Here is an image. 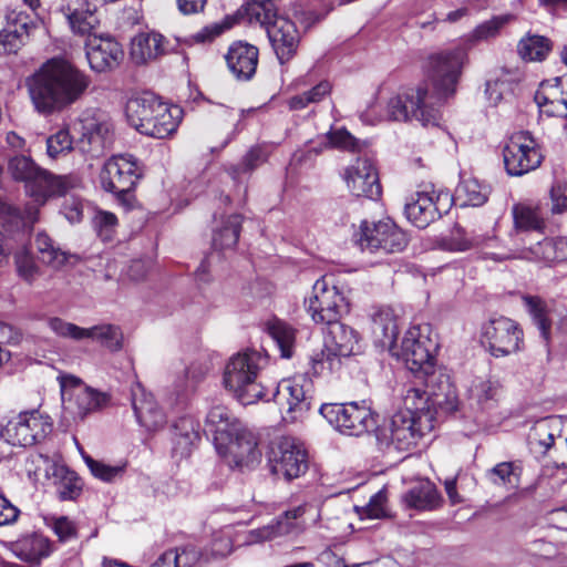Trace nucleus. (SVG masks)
Masks as SVG:
<instances>
[{
    "label": "nucleus",
    "mask_w": 567,
    "mask_h": 567,
    "mask_svg": "<svg viewBox=\"0 0 567 567\" xmlns=\"http://www.w3.org/2000/svg\"><path fill=\"white\" fill-rule=\"evenodd\" d=\"M4 27L10 30H17V32L29 38L30 31L35 27V23L25 12L10 10L6 14Z\"/></svg>",
    "instance_id": "56"
},
{
    "label": "nucleus",
    "mask_w": 567,
    "mask_h": 567,
    "mask_svg": "<svg viewBox=\"0 0 567 567\" xmlns=\"http://www.w3.org/2000/svg\"><path fill=\"white\" fill-rule=\"evenodd\" d=\"M403 409L399 413H409L417 420L431 416V423L435 422V408L442 406L444 401L436 393L429 394L421 388L411 386L403 394Z\"/></svg>",
    "instance_id": "30"
},
{
    "label": "nucleus",
    "mask_w": 567,
    "mask_h": 567,
    "mask_svg": "<svg viewBox=\"0 0 567 567\" xmlns=\"http://www.w3.org/2000/svg\"><path fill=\"white\" fill-rule=\"evenodd\" d=\"M348 189L357 197L378 199L381 185L374 164L367 157H358L349 165L343 175Z\"/></svg>",
    "instance_id": "20"
},
{
    "label": "nucleus",
    "mask_w": 567,
    "mask_h": 567,
    "mask_svg": "<svg viewBox=\"0 0 567 567\" xmlns=\"http://www.w3.org/2000/svg\"><path fill=\"white\" fill-rule=\"evenodd\" d=\"M16 265L19 276L23 280H34L39 271V267L34 262L33 257L27 249L16 254Z\"/></svg>",
    "instance_id": "60"
},
{
    "label": "nucleus",
    "mask_w": 567,
    "mask_h": 567,
    "mask_svg": "<svg viewBox=\"0 0 567 567\" xmlns=\"http://www.w3.org/2000/svg\"><path fill=\"white\" fill-rule=\"evenodd\" d=\"M286 422L303 420L312 406L313 384L305 375L280 381L271 391Z\"/></svg>",
    "instance_id": "10"
},
{
    "label": "nucleus",
    "mask_w": 567,
    "mask_h": 567,
    "mask_svg": "<svg viewBox=\"0 0 567 567\" xmlns=\"http://www.w3.org/2000/svg\"><path fill=\"white\" fill-rule=\"evenodd\" d=\"M85 48L91 69L99 73L116 69L124 58L122 45L111 35H89Z\"/></svg>",
    "instance_id": "22"
},
{
    "label": "nucleus",
    "mask_w": 567,
    "mask_h": 567,
    "mask_svg": "<svg viewBox=\"0 0 567 567\" xmlns=\"http://www.w3.org/2000/svg\"><path fill=\"white\" fill-rule=\"evenodd\" d=\"M60 385L65 409L74 419L84 420L89 414L102 410L110 402L109 393L86 386L73 375L60 377Z\"/></svg>",
    "instance_id": "14"
},
{
    "label": "nucleus",
    "mask_w": 567,
    "mask_h": 567,
    "mask_svg": "<svg viewBox=\"0 0 567 567\" xmlns=\"http://www.w3.org/2000/svg\"><path fill=\"white\" fill-rule=\"evenodd\" d=\"M550 196V213L564 214L567 212V181L556 182L549 192Z\"/></svg>",
    "instance_id": "62"
},
{
    "label": "nucleus",
    "mask_w": 567,
    "mask_h": 567,
    "mask_svg": "<svg viewBox=\"0 0 567 567\" xmlns=\"http://www.w3.org/2000/svg\"><path fill=\"white\" fill-rule=\"evenodd\" d=\"M550 49V41L536 34H527L517 45L518 54L526 61H543Z\"/></svg>",
    "instance_id": "46"
},
{
    "label": "nucleus",
    "mask_w": 567,
    "mask_h": 567,
    "mask_svg": "<svg viewBox=\"0 0 567 567\" xmlns=\"http://www.w3.org/2000/svg\"><path fill=\"white\" fill-rule=\"evenodd\" d=\"M183 111L177 105H169L161 101L152 117L151 128L146 135L155 138H165L176 132L182 120Z\"/></svg>",
    "instance_id": "34"
},
{
    "label": "nucleus",
    "mask_w": 567,
    "mask_h": 567,
    "mask_svg": "<svg viewBox=\"0 0 567 567\" xmlns=\"http://www.w3.org/2000/svg\"><path fill=\"white\" fill-rule=\"evenodd\" d=\"M408 243L406 234L390 219L378 223L364 220L360 226L359 244L363 250L385 254L401 252Z\"/></svg>",
    "instance_id": "17"
},
{
    "label": "nucleus",
    "mask_w": 567,
    "mask_h": 567,
    "mask_svg": "<svg viewBox=\"0 0 567 567\" xmlns=\"http://www.w3.org/2000/svg\"><path fill=\"white\" fill-rule=\"evenodd\" d=\"M73 138L68 128H61L47 138V153L51 158L65 155L73 150Z\"/></svg>",
    "instance_id": "52"
},
{
    "label": "nucleus",
    "mask_w": 567,
    "mask_h": 567,
    "mask_svg": "<svg viewBox=\"0 0 567 567\" xmlns=\"http://www.w3.org/2000/svg\"><path fill=\"white\" fill-rule=\"evenodd\" d=\"M505 169L522 176L538 168L544 159L539 144L528 132L514 133L503 148Z\"/></svg>",
    "instance_id": "13"
},
{
    "label": "nucleus",
    "mask_w": 567,
    "mask_h": 567,
    "mask_svg": "<svg viewBox=\"0 0 567 567\" xmlns=\"http://www.w3.org/2000/svg\"><path fill=\"white\" fill-rule=\"evenodd\" d=\"M555 82L556 85L543 83L535 94V102L548 116L567 117V90L559 87L563 85L560 79L556 78Z\"/></svg>",
    "instance_id": "32"
},
{
    "label": "nucleus",
    "mask_w": 567,
    "mask_h": 567,
    "mask_svg": "<svg viewBox=\"0 0 567 567\" xmlns=\"http://www.w3.org/2000/svg\"><path fill=\"white\" fill-rule=\"evenodd\" d=\"M372 331L382 346L393 348L399 330L392 308L381 307L372 313Z\"/></svg>",
    "instance_id": "38"
},
{
    "label": "nucleus",
    "mask_w": 567,
    "mask_h": 567,
    "mask_svg": "<svg viewBox=\"0 0 567 567\" xmlns=\"http://www.w3.org/2000/svg\"><path fill=\"white\" fill-rule=\"evenodd\" d=\"M240 228L241 216L237 214L229 216L223 227L214 233V249L220 251L233 249L237 245Z\"/></svg>",
    "instance_id": "45"
},
{
    "label": "nucleus",
    "mask_w": 567,
    "mask_h": 567,
    "mask_svg": "<svg viewBox=\"0 0 567 567\" xmlns=\"http://www.w3.org/2000/svg\"><path fill=\"white\" fill-rule=\"evenodd\" d=\"M86 339L100 341L111 351H118L123 346V334L120 327L114 324H99L86 329Z\"/></svg>",
    "instance_id": "48"
},
{
    "label": "nucleus",
    "mask_w": 567,
    "mask_h": 567,
    "mask_svg": "<svg viewBox=\"0 0 567 567\" xmlns=\"http://www.w3.org/2000/svg\"><path fill=\"white\" fill-rule=\"evenodd\" d=\"M307 511V505H300L292 509L285 512L275 523H271L262 528L251 532V536L256 540H271L278 536H282L292 532L296 527L295 520L301 517Z\"/></svg>",
    "instance_id": "37"
},
{
    "label": "nucleus",
    "mask_w": 567,
    "mask_h": 567,
    "mask_svg": "<svg viewBox=\"0 0 567 567\" xmlns=\"http://www.w3.org/2000/svg\"><path fill=\"white\" fill-rule=\"evenodd\" d=\"M48 324L50 329L61 338L80 341L86 339L87 336V328H81L74 323L66 322L61 318H50Z\"/></svg>",
    "instance_id": "53"
},
{
    "label": "nucleus",
    "mask_w": 567,
    "mask_h": 567,
    "mask_svg": "<svg viewBox=\"0 0 567 567\" xmlns=\"http://www.w3.org/2000/svg\"><path fill=\"white\" fill-rule=\"evenodd\" d=\"M246 11L250 22H258L266 29L279 63L290 61L300 43V33L296 24L288 18L278 16L276 9L267 3L248 4Z\"/></svg>",
    "instance_id": "6"
},
{
    "label": "nucleus",
    "mask_w": 567,
    "mask_h": 567,
    "mask_svg": "<svg viewBox=\"0 0 567 567\" xmlns=\"http://www.w3.org/2000/svg\"><path fill=\"white\" fill-rule=\"evenodd\" d=\"M159 103L161 100L150 92L132 96L125 106V114L131 126L146 135L147 130L151 128L150 121L152 122V117L155 116V110Z\"/></svg>",
    "instance_id": "29"
},
{
    "label": "nucleus",
    "mask_w": 567,
    "mask_h": 567,
    "mask_svg": "<svg viewBox=\"0 0 567 567\" xmlns=\"http://www.w3.org/2000/svg\"><path fill=\"white\" fill-rule=\"evenodd\" d=\"M90 83V78L70 62L51 59L28 80V89L34 109L51 115L79 101Z\"/></svg>",
    "instance_id": "1"
},
{
    "label": "nucleus",
    "mask_w": 567,
    "mask_h": 567,
    "mask_svg": "<svg viewBox=\"0 0 567 567\" xmlns=\"http://www.w3.org/2000/svg\"><path fill=\"white\" fill-rule=\"evenodd\" d=\"M12 551L21 560L39 563L52 551V544L43 535L32 534L24 536L12 545Z\"/></svg>",
    "instance_id": "36"
},
{
    "label": "nucleus",
    "mask_w": 567,
    "mask_h": 567,
    "mask_svg": "<svg viewBox=\"0 0 567 567\" xmlns=\"http://www.w3.org/2000/svg\"><path fill=\"white\" fill-rule=\"evenodd\" d=\"M328 330L324 337V349L310 359L313 374L333 372L341 365V358L361 352L359 333L338 319L326 322Z\"/></svg>",
    "instance_id": "7"
},
{
    "label": "nucleus",
    "mask_w": 567,
    "mask_h": 567,
    "mask_svg": "<svg viewBox=\"0 0 567 567\" xmlns=\"http://www.w3.org/2000/svg\"><path fill=\"white\" fill-rule=\"evenodd\" d=\"M433 429L431 416L417 420L412 414L396 412L389 424L381 429L378 439L382 444L393 446L398 451H409Z\"/></svg>",
    "instance_id": "11"
},
{
    "label": "nucleus",
    "mask_w": 567,
    "mask_h": 567,
    "mask_svg": "<svg viewBox=\"0 0 567 567\" xmlns=\"http://www.w3.org/2000/svg\"><path fill=\"white\" fill-rule=\"evenodd\" d=\"M84 461L90 468L92 475L104 482H112L117 476L121 475L123 468L120 466H111L104 464L100 461L94 460L93 457L85 455Z\"/></svg>",
    "instance_id": "57"
},
{
    "label": "nucleus",
    "mask_w": 567,
    "mask_h": 567,
    "mask_svg": "<svg viewBox=\"0 0 567 567\" xmlns=\"http://www.w3.org/2000/svg\"><path fill=\"white\" fill-rule=\"evenodd\" d=\"M233 550L230 529H223L214 534L210 544V555L214 558L226 557Z\"/></svg>",
    "instance_id": "59"
},
{
    "label": "nucleus",
    "mask_w": 567,
    "mask_h": 567,
    "mask_svg": "<svg viewBox=\"0 0 567 567\" xmlns=\"http://www.w3.org/2000/svg\"><path fill=\"white\" fill-rule=\"evenodd\" d=\"M548 212L547 204L542 202L527 200L514 204L512 207L514 227L517 231L543 233Z\"/></svg>",
    "instance_id": "28"
},
{
    "label": "nucleus",
    "mask_w": 567,
    "mask_h": 567,
    "mask_svg": "<svg viewBox=\"0 0 567 567\" xmlns=\"http://www.w3.org/2000/svg\"><path fill=\"white\" fill-rule=\"evenodd\" d=\"M563 432V419L549 416L535 422L528 434V443L532 449L546 453L554 446L556 435Z\"/></svg>",
    "instance_id": "33"
},
{
    "label": "nucleus",
    "mask_w": 567,
    "mask_h": 567,
    "mask_svg": "<svg viewBox=\"0 0 567 567\" xmlns=\"http://www.w3.org/2000/svg\"><path fill=\"white\" fill-rule=\"evenodd\" d=\"M200 559V554L195 547L169 549L167 560L175 563L176 567H194Z\"/></svg>",
    "instance_id": "58"
},
{
    "label": "nucleus",
    "mask_w": 567,
    "mask_h": 567,
    "mask_svg": "<svg viewBox=\"0 0 567 567\" xmlns=\"http://www.w3.org/2000/svg\"><path fill=\"white\" fill-rule=\"evenodd\" d=\"M406 368L420 378L432 377L435 370V343L430 338L429 324H412L404 333L399 348H390Z\"/></svg>",
    "instance_id": "8"
},
{
    "label": "nucleus",
    "mask_w": 567,
    "mask_h": 567,
    "mask_svg": "<svg viewBox=\"0 0 567 567\" xmlns=\"http://www.w3.org/2000/svg\"><path fill=\"white\" fill-rule=\"evenodd\" d=\"M131 400L134 414L141 426L147 431H156L164 426L166 423L165 414L157 406L153 395L146 392L140 382L132 385Z\"/></svg>",
    "instance_id": "26"
},
{
    "label": "nucleus",
    "mask_w": 567,
    "mask_h": 567,
    "mask_svg": "<svg viewBox=\"0 0 567 567\" xmlns=\"http://www.w3.org/2000/svg\"><path fill=\"white\" fill-rule=\"evenodd\" d=\"M258 58V48L243 41L233 43L225 55L230 73L238 81L252 79L257 70Z\"/></svg>",
    "instance_id": "27"
},
{
    "label": "nucleus",
    "mask_w": 567,
    "mask_h": 567,
    "mask_svg": "<svg viewBox=\"0 0 567 567\" xmlns=\"http://www.w3.org/2000/svg\"><path fill=\"white\" fill-rule=\"evenodd\" d=\"M80 136L75 148L92 157L102 155L113 142L111 122L101 114L85 113L80 118Z\"/></svg>",
    "instance_id": "19"
},
{
    "label": "nucleus",
    "mask_w": 567,
    "mask_h": 567,
    "mask_svg": "<svg viewBox=\"0 0 567 567\" xmlns=\"http://www.w3.org/2000/svg\"><path fill=\"white\" fill-rule=\"evenodd\" d=\"M403 502L409 508L432 511L440 506L441 496L433 484L424 482L409 489L403 495Z\"/></svg>",
    "instance_id": "39"
},
{
    "label": "nucleus",
    "mask_w": 567,
    "mask_h": 567,
    "mask_svg": "<svg viewBox=\"0 0 567 567\" xmlns=\"http://www.w3.org/2000/svg\"><path fill=\"white\" fill-rule=\"evenodd\" d=\"M488 187L481 184L476 178H464L455 189L454 200L461 207H478L488 198Z\"/></svg>",
    "instance_id": "40"
},
{
    "label": "nucleus",
    "mask_w": 567,
    "mask_h": 567,
    "mask_svg": "<svg viewBox=\"0 0 567 567\" xmlns=\"http://www.w3.org/2000/svg\"><path fill=\"white\" fill-rule=\"evenodd\" d=\"M451 199L447 194L433 196L429 193L416 192L405 202L404 214L406 218L417 228H425L447 212Z\"/></svg>",
    "instance_id": "21"
},
{
    "label": "nucleus",
    "mask_w": 567,
    "mask_h": 567,
    "mask_svg": "<svg viewBox=\"0 0 567 567\" xmlns=\"http://www.w3.org/2000/svg\"><path fill=\"white\" fill-rule=\"evenodd\" d=\"M268 463L271 473L286 481L298 478L308 470L306 450L295 439L288 436L271 442Z\"/></svg>",
    "instance_id": "16"
},
{
    "label": "nucleus",
    "mask_w": 567,
    "mask_h": 567,
    "mask_svg": "<svg viewBox=\"0 0 567 567\" xmlns=\"http://www.w3.org/2000/svg\"><path fill=\"white\" fill-rule=\"evenodd\" d=\"M346 309V297L338 286H313V295L309 299V311L315 322H331Z\"/></svg>",
    "instance_id": "23"
},
{
    "label": "nucleus",
    "mask_w": 567,
    "mask_h": 567,
    "mask_svg": "<svg viewBox=\"0 0 567 567\" xmlns=\"http://www.w3.org/2000/svg\"><path fill=\"white\" fill-rule=\"evenodd\" d=\"M386 494L384 491H380L374 494L369 503L359 513L361 517L368 518H382L386 516Z\"/></svg>",
    "instance_id": "61"
},
{
    "label": "nucleus",
    "mask_w": 567,
    "mask_h": 567,
    "mask_svg": "<svg viewBox=\"0 0 567 567\" xmlns=\"http://www.w3.org/2000/svg\"><path fill=\"white\" fill-rule=\"evenodd\" d=\"M166 53V41L159 33H140L132 39L130 54L136 64H145Z\"/></svg>",
    "instance_id": "31"
},
{
    "label": "nucleus",
    "mask_w": 567,
    "mask_h": 567,
    "mask_svg": "<svg viewBox=\"0 0 567 567\" xmlns=\"http://www.w3.org/2000/svg\"><path fill=\"white\" fill-rule=\"evenodd\" d=\"M217 453L229 466L238 468L254 467L261 458L256 436L248 429L237 432L225 449H218Z\"/></svg>",
    "instance_id": "24"
},
{
    "label": "nucleus",
    "mask_w": 567,
    "mask_h": 567,
    "mask_svg": "<svg viewBox=\"0 0 567 567\" xmlns=\"http://www.w3.org/2000/svg\"><path fill=\"white\" fill-rule=\"evenodd\" d=\"M426 76H429L427 73ZM427 80L433 86L434 92L432 94L429 92L427 84L409 89L388 101L384 114L378 111L379 105L372 104L360 113V120L369 125H375L383 120L399 122L415 120L423 126L436 125L440 114L439 110L434 107V102H439L451 94H440L430 78Z\"/></svg>",
    "instance_id": "3"
},
{
    "label": "nucleus",
    "mask_w": 567,
    "mask_h": 567,
    "mask_svg": "<svg viewBox=\"0 0 567 567\" xmlns=\"http://www.w3.org/2000/svg\"><path fill=\"white\" fill-rule=\"evenodd\" d=\"M522 301L532 317L534 324L538 328L542 338L546 343L550 340L551 320L549 308L545 300L538 296L524 295Z\"/></svg>",
    "instance_id": "42"
},
{
    "label": "nucleus",
    "mask_w": 567,
    "mask_h": 567,
    "mask_svg": "<svg viewBox=\"0 0 567 567\" xmlns=\"http://www.w3.org/2000/svg\"><path fill=\"white\" fill-rule=\"evenodd\" d=\"M486 240H492V238L483 236L468 237L462 229H457L445 243V247L452 251H465L483 245Z\"/></svg>",
    "instance_id": "54"
},
{
    "label": "nucleus",
    "mask_w": 567,
    "mask_h": 567,
    "mask_svg": "<svg viewBox=\"0 0 567 567\" xmlns=\"http://www.w3.org/2000/svg\"><path fill=\"white\" fill-rule=\"evenodd\" d=\"M53 475L59 478L58 494L63 501L75 499L82 491L81 478L64 465L56 466Z\"/></svg>",
    "instance_id": "47"
},
{
    "label": "nucleus",
    "mask_w": 567,
    "mask_h": 567,
    "mask_svg": "<svg viewBox=\"0 0 567 567\" xmlns=\"http://www.w3.org/2000/svg\"><path fill=\"white\" fill-rule=\"evenodd\" d=\"M205 430L213 435V442L216 451L225 449L226 443L237 435V432H244L247 427L235 414L224 405L213 406L205 420Z\"/></svg>",
    "instance_id": "25"
},
{
    "label": "nucleus",
    "mask_w": 567,
    "mask_h": 567,
    "mask_svg": "<svg viewBox=\"0 0 567 567\" xmlns=\"http://www.w3.org/2000/svg\"><path fill=\"white\" fill-rule=\"evenodd\" d=\"M34 245L42 262L53 268L62 267L69 259L68 254L55 246L54 241L43 231L37 234Z\"/></svg>",
    "instance_id": "44"
},
{
    "label": "nucleus",
    "mask_w": 567,
    "mask_h": 567,
    "mask_svg": "<svg viewBox=\"0 0 567 567\" xmlns=\"http://www.w3.org/2000/svg\"><path fill=\"white\" fill-rule=\"evenodd\" d=\"M12 178L25 184L27 193L39 204H44L51 196H62L79 186L75 176H54L39 167L31 157L17 155L8 163Z\"/></svg>",
    "instance_id": "4"
},
{
    "label": "nucleus",
    "mask_w": 567,
    "mask_h": 567,
    "mask_svg": "<svg viewBox=\"0 0 567 567\" xmlns=\"http://www.w3.org/2000/svg\"><path fill=\"white\" fill-rule=\"evenodd\" d=\"M487 477L495 485L516 488L519 484L520 468L513 462H502L488 471Z\"/></svg>",
    "instance_id": "49"
},
{
    "label": "nucleus",
    "mask_w": 567,
    "mask_h": 567,
    "mask_svg": "<svg viewBox=\"0 0 567 567\" xmlns=\"http://www.w3.org/2000/svg\"><path fill=\"white\" fill-rule=\"evenodd\" d=\"M140 177L138 167L131 155H115L107 159L100 173V183L105 192L125 198Z\"/></svg>",
    "instance_id": "18"
},
{
    "label": "nucleus",
    "mask_w": 567,
    "mask_h": 567,
    "mask_svg": "<svg viewBox=\"0 0 567 567\" xmlns=\"http://www.w3.org/2000/svg\"><path fill=\"white\" fill-rule=\"evenodd\" d=\"M174 447L175 455L186 457L189 455L192 447L200 440L199 423L190 416L179 417L174 423Z\"/></svg>",
    "instance_id": "35"
},
{
    "label": "nucleus",
    "mask_w": 567,
    "mask_h": 567,
    "mask_svg": "<svg viewBox=\"0 0 567 567\" xmlns=\"http://www.w3.org/2000/svg\"><path fill=\"white\" fill-rule=\"evenodd\" d=\"M513 20L514 16L508 13L494 16L464 35L456 47L432 54L427 61V74L437 92L442 95L454 94L462 69L467 61V52L477 43L498 37Z\"/></svg>",
    "instance_id": "2"
},
{
    "label": "nucleus",
    "mask_w": 567,
    "mask_h": 567,
    "mask_svg": "<svg viewBox=\"0 0 567 567\" xmlns=\"http://www.w3.org/2000/svg\"><path fill=\"white\" fill-rule=\"evenodd\" d=\"M324 146L342 151L357 152L361 150V143L344 127L331 128L324 136Z\"/></svg>",
    "instance_id": "51"
},
{
    "label": "nucleus",
    "mask_w": 567,
    "mask_h": 567,
    "mask_svg": "<svg viewBox=\"0 0 567 567\" xmlns=\"http://www.w3.org/2000/svg\"><path fill=\"white\" fill-rule=\"evenodd\" d=\"M320 413L331 425L347 435H362L375 425L371 410L355 402L322 404Z\"/></svg>",
    "instance_id": "15"
},
{
    "label": "nucleus",
    "mask_w": 567,
    "mask_h": 567,
    "mask_svg": "<svg viewBox=\"0 0 567 567\" xmlns=\"http://www.w3.org/2000/svg\"><path fill=\"white\" fill-rule=\"evenodd\" d=\"M60 10L68 19L71 29L76 33L85 34L96 23L94 13L87 8L86 0H76L74 6H62Z\"/></svg>",
    "instance_id": "41"
},
{
    "label": "nucleus",
    "mask_w": 567,
    "mask_h": 567,
    "mask_svg": "<svg viewBox=\"0 0 567 567\" xmlns=\"http://www.w3.org/2000/svg\"><path fill=\"white\" fill-rule=\"evenodd\" d=\"M52 431L50 417L38 410L24 411L8 421L1 429V437L13 446H32Z\"/></svg>",
    "instance_id": "12"
},
{
    "label": "nucleus",
    "mask_w": 567,
    "mask_h": 567,
    "mask_svg": "<svg viewBox=\"0 0 567 567\" xmlns=\"http://www.w3.org/2000/svg\"><path fill=\"white\" fill-rule=\"evenodd\" d=\"M21 224L22 218L18 210L0 198V227L7 233H11L19 229Z\"/></svg>",
    "instance_id": "63"
},
{
    "label": "nucleus",
    "mask_w": 567,
    "mask_h": 567,
    "mask_svg": "<svg viewBox=\"0 0 567 567\" xmlns=\"http://www.w3.org/2000/svg\"><path fill=\"white\" fill-rule=\"evenodd\" d=\"M481 342L491 355L508 357L524 349V331L508 317H492L481 327Z\"/></svg>",
    "instance_id": "9"
},
{
    "label": "nucleus",
    "mask_w": 567,
    "mask_h": 567,
    "mask_svg": "<svg viewBox=\"0 0 567 567\" xmlns=\"http://www.w3.org/2000/svg\"><path fill=\"white\" fill-rule=\"evenodd\" d=\"M270 337L277 343L281 357L289 359L292 357L296 343V330L285 321L274 319L267 326Z\"/></svg>",
    "instance_id": "43"
},
{
    "label": "nucleus",
    "mask_w": 567,
    "mask_h": 567,
    "mask_svg": "<svg viewBox=\"0 0 567 567\" xmlns=\"http://www.w3.org/2000/svg\"><path fill=\"white\" fill-rule=\"evenodd\" d=\"M27 39V37L17 32V30H10L7 27L0 30V45L7 53L17 52Z\"/></svg>",
    "instance_id": "64"
},
{
    "label": "nucleus",
    "mask_w": 567,
    "mask_h": 567,
    "mask_svg": "<svg viewBox=\"0 0 567 567\" xmlns=\"http://www.w3.org/2000/svg\"><path fill=\"white\" fill-rule=\"evenodd\" d=\"M525 249V257L543 260L545 262H555V238H544Z\"/></svg>",
    "instance_id": "55"
},
{
    "label": "nucleus",
    "mask_w": 567,
    "mask_h": 567,
    "mask_svg": "<svg viewBox=\"0 0 567 567\" xmlns=\"http://www.w3.org/2000/svg\"><path fill=\"white\" fill-rule=\"evenodd\" d=\"M268 154L269 153L266 147H251L243 157L241 163L230 168L229 173L233 179L239 181L241 178V175L250 174L254 169H256L258 166H260L267 161Z\"/></svg>",
    "instance_id": "50"
},
{
    "label": "nucleus",
    "mask_w": 567,
    "mask_h": 567,
    "mask_svg": "<svg viewBox=\"0 0 567 567\" xmlns=\"http://www.w3.org/2000/svg\"><path fill=\"white\" fill-rule=\"evenodd\" d=\"M261 361L259 352L245 351L233 355L226 365L225 385L244 405L270 399L264 385L256 381Z\"/></svg>",
    "instance_id": "5"
}]
</instances>
